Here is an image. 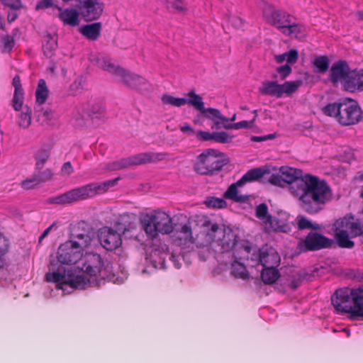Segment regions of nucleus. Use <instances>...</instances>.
<instances>
[{
	"instance_id": "obj_51",
	"label": "nucleus",
	"mask_w": 363,
	"mask_h": 363,
	"mask_svg": "<svg viewBox=\"0 0 363 363\" xmlns=\"http://www.w3.org/2000/svg\"><path fill=\"white\" fill-rule=\"evenodd\" d=\"M205 204L209 208H221L225 206L226 203L222 199L212 197L205 201Z\"/></svg>"
},
{
	"instance_id": "obj_12",
	"label": "nucleus",
	"mask_w": 363,
	"mask_h": 363,
	"mask_svg": "<svg viewBox=\"0 0 363 363\" xmlns=\"http://www.w3.org/2000/svg\"><path fill=\"white\" fill-rule=\"evenodd\" d=\"M303 84L301 80L287 81L283 84H278L276 81L267 80L262 82L259 90L264 95H269L277 98L291 96Z\"/></svg>"
},
{
	"instance_id": "obj_10",
	"label": "nucleus",
	"mask_w": 363,
	"mask_h": 363,
	"mask_svg": "<svg viewBox=\"0 0 363 363\" xmlns=\"http://www.w3.org/2000/svg\"><path fill=\"white\" fill-rule=\"evenodd\" d=\"M171 243L179 247L181 252L198 250L199 255L202 259L203 249L198 245L199 234L196 238L193 236L191 223L174 225V230L169 234Z\"/></svg>"
},
{
	"instance_id": "obj_22",
	"label": "nucleus",
	"mask_w": 363,
	"mask_h": 363,
	"mask_svg": "<svg viewBox=\"0 0 363 363\" xmlns=\"http://www.w3.org/2000/svg\"><path fill=\"white\" fill-rule=\"evenodd\" d=\"M352 70L350 68L347 62L344 61H337L331 67L330 69V80L333 82H341L343 83L345 89L346 88L347 82L350 79V73Z\"/></svg>"
},
{
	"instance_id": "obj_29",
	"label": "nucleus",
	"mask_w": 363,
	"mask_h": 363,
	"mask_svg": "<svg viewBox=\"0 0 363 363\" xmlns=\"http://www.w3.org/2000/svg\"><path fill=\"white\" fill-rule=\"evenodd\" d=\"M101 30V23H94L82 26L79 28V32L85 36L87 39L91 40H96L99 38Z\"/></svg>"
},
{
	"instance_id": "obj_44",
	"label": "nucleus",
	"mask_w": 363,
	"mask_h": 363,
	"mask_svg": "<svg viewBox=\"0 0 363 363\" xmlns=\"http://www.w3.org/2000/svg\"><path fill=\"white\" fill-rule=\"evenodd\" d=\"M169 8L178 13L188 11L187 0H167Z\"/></svg>"
},
{
	"instance_id": "obj_4",
	"label": "nucleus",
	"mask_w": 363,
	"mask_h": 363,
	"mask_svg": "<svg viewBox=\"0 0 363 363\" xmlns=\"http://www.w3.org/2000/svg\"><path fill=\"white\" fill-rule=\"evenodd\" d=\"M202 226L203 230L199 233L197 243L202 247L203 260L216 253L230 252L237 246L238 233L230 227L221 228L209 220H204Z\"/></svg>"
},
{
	"instance_id": "obj_26",
	"label": "nucleus",
	"mask_w": 363,
	"mask_h": 363,
	"mask_svg": "<svg viewBox=\"0 0 363 363\" xmlns=\"http://www.w3.org/2000/svg\"><path fill=\"white\" fill-rule=\"evenodd\" d=\"M201 114L213 122L211 127L213 129H220L223 128V123L228 122V118L222 115L220 111L216 108H205Z\"/></svg>"
},
{
	"instance_id": "obj_38",
	"label": "nucleus",
	"mask_w": 363,
	"mask_h": 363,
	"mask_svg": "<svg viewBox=\"0 0 363 363\" xmlns=\"http://www.w3.org/2000/svg\"><path fill=\"white\" fill-rule=\"evenodd\" d=\"M256 216L262 222L265 230L267 229L268 223L272 216L268 214V208L265 203H261L257 206Z\"/></svg>"
},
{
	"instance_id": "obj_57",
	"label": "nucleus",
	"mask_w": 363,
	"mask_h": 363,
	"mask_svg": "<svg viewBox=\"0 0 363 363\" xmlns=\"http://www.w3.org/2000/svg\"><path fill=\"white\" fill-rule=\"evenodd\" d=\"M3 3L9 6L13 9H19L21 8V0H1Z\"/></svg>"
},
{
	"instance_id": "obj_5",
	"label": "nucleus",
	"mask_w": 363,
	"mask_h": 363,
	"mask_svg": "<svg viewBox=\"0 0 363 363\" xmlns=\"http://www.w3.org/2000/svg\"><path fill=\"white\" fill-rule=\"evenodd\" d=\"M332 303L340 313L363 318V287L337 290L332 296Z\"/></svg>"
},
{
	"instance_id": "obj_14",
	"label": "nucleus",
	"mask_w": 363,
	"mask_h": 363,
	"mask_svg": "<svg viewBox=\"0 0 363 363\" xmlns=\"http://www.w3.org/2000/svg\"><path fill=\"white\" fill-rule=\"evenodd\" d=\"M166 153L163 152H144L128 158L122 159L113 162L108 166V170H118L126 168L131 165H140L148 162H155L165 159Z\"/></svg>"
},
{
	"instance_id": "obj_1",
	"label": "nucleus",
	"mask_w": 363,
	"mask_h": 363,
	"mask_svg": "<svg viewBox=\"0 0 363 363\" xmlns=\"http://www.w3.org/2000/svg\"><path fill=\"white\" fill-rule=\"evenodd\" d=\"M300 169L283 166L277 173L270 175L269 182L273 185L287 188L306 211L317 213L331 200V189L325 181L310 174L302 177Z\"/></svg>"
},
{
	"instance_id": "obj_58",
	"label": "nucleus",
	"mask_w": 363,
	"mask_h": 363,
	"mask_svg": "<svg viewBox=\"0 0 363 363\" xmlns=\"http://www.w3.org/2000/svg\"><path fill=\"white\" fill-rule=\"evenodd\" d=\"M170 260L174 263L176 268L179 269L182 266V261L183 260V255L181 254L175 255L172 254L169 257Z\"/></svg>"
},
{
	"instance_id": "obj_39",
	"label": "nucleus",
	"mask_w": 363,
	"mask_h": 363,
	"mask_svg": "<svg viewBox=\"0 0 363 363\" xmlns=\"http://www.w3.org/2000/svg\"><path fill=\"white\" fill-rule=\"evenodd\" d=\"M36 102L43 104L45 102L48 95V89L44 79H40L36 89Z\"/></svg>"
},
{
	"instance_id": "obj_9",
	"label": "nucleus",
	"mask_w": 363,
	"mask_h": 363,
	"mask_svg": "<svg viewBox=\"0 0 363 363\" xmlns=\"http://www.w3.org/2000/svg\"><path fill=\"white\" fill-rule=\"evenodd\" d=\"M142 229L150 238L159 234L169 235L174 230L171 216L164 211H155L145 215L140 220Z\"/></svg>"
},
{
	"instance_id": "obj_25",
	"label": "nucleus",
	"mask_w": 363,
	"mask_h": 363,
	"mask_svg": "<svg viewBox=\"0 0 363 363\" xmlns=\"http://www.w3.org/2000/svg\"><path fill=\"white\" fill-rule=\"evenodd\" d=\"M289 215L285 211L278 213L277 217H272L268 223L267 231H279L282 233H289L291 230V226L289 223Z\"/></svg>"
},
{
	"instance_id": "obj_13",
	"label": "nucleus",
	"mask_w": 363,
	"mask_h": 363,
	"mask_svg": "<svg viewBox=\"0 0 363 363\" xmlns=\"http://www.w3.org/2000/svg\"><path fill=\"white\" fill-rule=\"evenodd\" d=\"M96 194L95 187L93 183L72 189L63 194L50 198L49 203L68 204L79 200H84L94 196Z\"/></svg>"
},
{
	"instance_id": "obj_43",
	"label": "nucleus",
	"mask_w": 363,
	"mask_h": 363,
	"mask_svg": "<svg viewBox=\"0 0 363 363\" xmlns=\"http://www.w3.org/2000/svg\"><path fill=\"white\" fill-rule=\"evenodd\" d=\"M296 223L300 230L304 229H319L320 226L317 223H313L306 217L299 215L296 218Z\"/></svg>"
},
{
	"instance_id": "obj_37",
	"label": "nucleus",
	"mask_w": 363,
	"mask_h": 363,
	"mask_svg": "<svg viewBox=\"0 0 363 363\" xmlns=\"http://www.w3.org/2000/svg\"><path fill=\"white\" fill-rule=\"evenodd\" d=\"M50 157V148L40 147L35 155V165L38 169H41Z\"/></svg>"
},
{
	"instance_id": "obj_35",
	"label": "nucleus",
	"mask_w": 363,
	"mask_h": 363,
	"mask_svg": "<svg viewBox=\"0 0 363 363\" xmlns=\"http://www.w3.org/2000/svg\"><path fill=\"white\" fill-rule=\"evenodd\" d=\"M186 96L187 98H185L186 104H190L201 113L205 109L202 97L193 91H189Z\"/></svg>"
},
{
	"instance_id": "obj_59",
	"label": "nucleus",
	"mask_w": 363,
	"mask_h": 363,
	"mask_svg": "<svg viewBox=\"0 0 363 363\" xmlns=\"http://www.w3.org/2000/svg\"><path fill=\"white\" fill-rule=\"evenodd\" d=\"M229 22L233 26H234L236 28H241L244 25L242 19L238 16L230 17L229 19Z\"/></svg>"
},
{
	"instance_id": "obj_36",
	"label": "nucleus",
	"mask_w": 363,
	"mask_h": 363,
	"mask_svg": "<svg viewBox=\"0 0 363 363\" xmlns=\"http://www.w3.org/2000/svg\"><path fill=\"white\" fill-rule=\"evenodd\" d=\"M18 123L23 128H27L31 123V108L28 106H24L20 108Z\"/></svg>"
},
{
	"instance_id": "obj_6",
	"label": "nucleus",
	"mask_w": 363,
	"mask_h": 363,
	"mask_svg": "<svg viewBox=\"0 0 363 363\" xmlns=\"http://www.w3.org/2000/svg\"><path fill=\"white\" fill-rule=\"evenodd\" d=\"M324 113L335 117L343 125H352L362 119V111L357 102L347 98L339 103L330 104L323 109Z\"/></svg>"
},
{
	"instance_id": "obj_56",
	"label": "nucleus",
	"mask_w": 363,
	"mask_h": 363,
	"mask_svg": "<svg viewBox=\"0 0 363 363\" xmlns=\"http://www.w3.org/2000/svg\"><path fill=\"white\" fill-rule=\"evenodd\" d=\"M39 182V179L37 177H31L22 182V186L24 189H31Z\"/></svg>"
},
{
	"instance_id": "obj_45",
	"label": "nucleus",
	"mask_w": 363,
	"mask_h": 363,
	"mask_svg": "<svg viewBox=\"0 0 363 363\" xmlns=\"http://www.w3.org/2000/svg\"><path fill=\"white\" fill-rule=\"evenodd\" d=\"M162 103L176 107H181L186 104L185 98H177L169 94H164L161 99Z\"/></svg>"
},
{
	"instance_id": "obj_53",
	"label": "nucleus",
	"mask_w": 363,
	"mask_h": 363,
	"mask_svg": "<svg viewBox=\"0 0 363 363\" xmlns=\"http://www.w3.org/2000/svg\"><path fill=\"white\" fill-rule=\"evenodd\" d=\"M0 40L4 45V50L6 52H9L14 45L13 38L9 35L2 36Z\"/></svg>"
},
{
	"instance_id": "obj_17",
	"label": "nucleus",
	"mask_w": 363,
	"mask_h": 363,
	"mask_svg": "<svg viewBox=\"0 0 363 363\" xmlns=\"http://www.w3.org/2000/svg\"><path fill=\"white\" fill-rule=\"evenodd\" d=\"M331 243L328 238L317 233H310L298 242L297 247L300 252L313 251L328 247Z\"/></svg>"
},
{
	"instance_id": "obj_18",
	"label": "nucleus",
	"mask_w": 363,
	"mask_h": 363,
	"mask_svg": "<svg viewBox=\"0 0 363 363\" xmlns=\"http://www.w3.org/2000/svg\"><path fill=\"white\" fill-rule=\"evenodd\" d=\"M168 255V247L163 242L153 244L147 251L146 260L155 269H163Z\"/></svg>"
},
{
	"instance_id": "obj_64",
	"label": "nucleus",
	"mask_w": 363,
	"mask_h": 363,
	"mask_svg": "<svg viewBox=\"0 0 363 363\" xmlns=\"http://www.w3.org/2000/svg\"><path fill=\"white\" fill-rule=\"evenodd\" d=\"M274 138V135L270 134L265 136H252L251 140L253 142H263Z\"/></svg>"
},
{
	"instance_id": "obj_15",
	"label": "nucleus",
	"mask_w": 363,
	"mask_h": 363,
	"mask_svg": "<svg viewBox=\"0 0 363 363\" xmlns=\"http://www.w3.org/2000/svg\"><path fill=\"white\" fill-rule=\"evenodd\" d=\"M104 9L105 4L101 0H79V13L87 21L98 20Z\"/></svg>"
},
{
	"instance_id": "obj_40",
	"label": "nucleus",
	"mask_w": 363,
	"mask_h": 363,
	"mask_svg": "<svg viewBox=\"0 0 363 363\" xmlns=\"http://www.w3.org/2000/svg\"><path fill=\"white\" fill-rule=\"evenodd\" d=\"M254 113H255V116L254 118L252 121H242L240 122L235 123H223V128L227 130L230 129H242V128H252L254 125V122L255 121V118L257 117V111H255Z\"/></svg>"
},
{
	"instance_id": "obj_7",
	"label": "nucleus",
	"mask_w": 363,
	"mask_h": 363,
	"mask_svg": "<svg viewBox=\"0 0 363 363\" xmlns=\"http://www.w3.org/2000/svg\"><path fill=\"white\" fill-rule=\"evenodd\" d=\"M238 255L240 259H245L251 267H278L280 264V257L277 252L271 247L264 246L259 250L248 245L239 249Z\"/></svg>"
},
{
	"instance_id": "obj_30",
	"label": "nucleus",
	"mask_w": 363,
	"mask_h": 363,
	"mask_svg": "<svg viewBox=\"0 0 363 363\" xmlns=\"http://www.w3.org/2000/svg\"><path fill=\"white\" fill-rule=\"evenodd\" d=\"M238 184V181L236 183L232 184L225 191L224 196L226 199L235 201L245 202L247 201L248 196L242 194L238 189L239 187H242L245 184Z\"/></svg>"
},
{
	"instance_id": "obj_60",
	"label": "nucleus",
	"mask_w": 363,
	"mask_h": 363,
	"mask_svg": "<svg viewBox=\"0 0 363 363\" xmlns=\"http://www.w3.org/2000/svg\"><path fill=\"white\" fill-rule=\"evenodd\" d=\"M83 79L81 77L77 78L71 84L70 89L72 91L75 92L82 87Z\"/></svg>"
},
{
	"instance_id": "obj_49",
	"label": "nucleus",
	"mask_w": 363,
	"mask_h": 363,
	"mask_svg": "<svg viewBox=\"0 0 363 363\" xmlns=\"http://www.w3.org/2000/svg\"><path fill=\"white\" fill-rule=\"evenodd\" d=\"M9 248V240L0 233V268L3 266L2 257L7 253Z\"/></svg>"
},
{
	"instance_id": "obj_42",
	"label": "nucleus",
	"mask_w": 363,
	"mask_h": 363,
	"mask_svg": "<svg viewBox=\"0 0 363 363\" xmlns=\"http://www.w3.org/2000/svg\"><path fill=\"white\" fill-rule=\"evenodd\" d=\"M231 273L235 277L246 279L247 271L244 264L235 260L231 264Z\"/></svg>"
},
{
	"instance_id": "obj_54",
	"label": "nucleus",
	"mask_w": 363,
	"mask_h": 363,
	"mask_svg": "<svg viewBox=\"0 0 363 363\" xmlns=\"http://www.w3.org/2000/svg\"><path fill=\"white\" fill-rule=\"evenodd\" d=\"M196 137L203 141L214 140V133L198 130L196 132Z\"/></svg>"
},
{
	"instance_id": "obj_19",
	"label": "nucleus",
	"mask_w": 363,
	"mask_h": 363,
	"mask_svg": "<svg viewBox=\"0 0 363 363\" xmlns=\"http://www.w3.org/2000/svg\"><path fill=\"white\" fill-rule=\"evenodd\" d=\"M89 60L103 70L113 74L117 79L123 74L121 67L115 63L109 57L100 53H91Z\"/></svg>"
},
{
	"instance_id": "obj_47",
	"label": "nucleus",
	"mask_w": 363,
	"mask_h": 363,
	"mask_svg": "<svg viewBox=\"0 0 363 363\" xmlns=\"http://www.w3.org/2000/svg\"><path fill=\"white\" fill-rule=\"evenodd\" d=\"M313 65L316 69V72L324 73L329 67V60L326 56H319L315 58Z\"/></svg>"
},
{
	"instance_id": "obj_63",
	"label": "nucleus",
	"mask_w": 363,
	"mask_h": 363,
	"mask_svg": "<svg viewBox=\"0 0 363 363\" xmlns=\"http://www.w3.org/2000/svg\"><path fill=\"white\" fill-rule=\"evenodd\" d=\"M301 279H302L301 274L297 272L296 274V277L291 281V283L289 284V286L292 289H296L299 286Z\"/></svg>"
},
{
	"instance_id": "obj_55",
	"label": "nucleus",
	"mask_w": 363,
	"mask_h": 363,
	"mask_svg": "<svg viewBox=\"0 0 363 363\" xmlns=\"http://www.w3.org/2000/svg\"><path fill=\"white\" fill-rule=\"evenodd\" d=\"M277 72L280 75V78L281 79H284L291 74V67L289 65H285L279 67L277 69Z\"/></svg>"
},
{
	"instance_id": "obj_41",
	"label": "nucleus",
	"mask_w": 363,
	"mask_h": 363,
	"mask_svg": "<svg viewBox=\"0 0 363 363\" xmlns=\"http://www.w3.org/2000/svg\"><path fill=\"white\" fill-rule=\"evenodd\" d=\"M274 59L277 63H283L286 61L289 64L295 63L298 59V52L296 50H291L288 52L274 56Z\"/></svg>"
},
{
	"instance_id": "obj_62",
	"label": "nucleus",
	"mask_w": 363,
	"mask_h": 363,
	"mask_svg": "<svg viewBox=\"0 0 363 363\" xmlns=\"http://www.w3.org/2000/svg\"><path fill=\"white\" fill-rule=\"evenodd\" d=\"M180 130L184 133L189 135H193L196 134L194 130L189 124H184L182 125H180L179 127Z\"/></svg>"
},
{
	"instance_id": "obj_21",
	"label": "nucleus",
	"mask_w": 363,
	"mask_h": 363,
	"mask_svg": "<svg viewBox=\"0 0 363 363\" xmlns=\"http://www.w3.org/2000/svg\"><path fill=\"white\" fill-rule=\"evenodd\" d=\"M69 240L82 254L91 252L98 246V238L94 231L77 234Z\"/></svg>"
},
{
	"instance_id": "obj_3",
	"label": "nucleus",
	"mask_w": 363,
	"mask_h": 363,
	"mask_svg": "<svg viewBox=\"0 0 363 363\" xmlns=\"http://www.w3.org/2000/svg\"><path fill=\"white\" fill-rule=\"evenodd\" d=\"M84 255L70 240L60 245L56 255L50 257L46 280L57 283L58 289L69 293L68 288L73 281L74 269H66L63 265H79Z\"/></svg>"
},
{
	"instance_id": "obj_50",
	"label": "nucleus",
	"mask_w": 363,
	"mask_h": 363,
	"mask_svg": "<svg viewBox=\"0 0 363 363\" xmlns=\"http://www.w3.org/2000/svg\"><path fill=\"white\" fill-rule=\"evenodd\" d=\"M23 105V91H14L13 98V107L16 111L20 110Z\"/></svg>"
},
{
	"instance_id": "obj_23",
	"label": "nucleus",
	"mask_w": 363,
	"mask_h": 363,
	"mask_svg": "<svg viewBox=\"0 0 363 363\" xmlns=\"http://www.w3.org/2000/svg\"><path fill=\"white\" fill-rule=\"evenodd\" d=\"M118 80L128 87L140 91L148 89L149 87V84L145 78L124 69H123V74L119 75Z\"/></svg>"
},
{
	"instance_id": "obj_2",
	"label": "nucleus",
	"mask_w": 363,
	"mask_h": 363,
	"mask_svg": "<svg viewBox=\"0 0 363 363\" xmlns=\"http://www.w3.org/2000/svg\"><path fill=\"white\" fill-rule=\"evenodd\" d=\"M81 261L82 264L74 269V276L69 286L70 289H83L99 286L106 279L114 284H121L125 279V277H116V275H112L108 265H105L101 255L97 253L86 252Z\"/></svg>"
},
{
	"instance_id": "obj_34",
	"label": "nucleus",
	"mask_w": 363,
	"mask_h": 363,
	"mask_svg": "<svg viewBox=\"0 0 363 363\" xmlns=\"http://www.w3.org/2000/svg\"><path fill=\"white\" fill-rule=\"evenodd\" d=\"M57 47V38L55 35L48 34L45 36L43 45V50L45 55L50 57L53 55Z\"/></svg>"
},
{
	"instance_id": "obj_8",
	"label": "nucleus",
	"mask_w": 363,
	"mask_h": 363,
	"mask_svg": "<svg viewBox=\"0 0 363 363\" xmlns=\"http://www.w3.org/2000/svg\"><path fill=\"white\" fill-rule=\"evenodd\" d=\"M332 230L338 245L342 247L351 248L354 242L351 238L363 233V220L353 216H345L337 219L333 225Z\"/></svg>"
},
{
	"instance_id": "obj_16",
	"label": "nucleus",
	"mask_w": 363,
	"mask_h": 363,
	"mask_svg": "<svg viewBox=\"0 0 363 363\" xmlns=\"http://www.w3.org/2000/svg\"><path fill=\"white\" fill-rule=\"evenodd\" d=\"M262 10L266 21L281 32L284 30V26L289 25L292 20L291 15L284 11L276 10L269 4H265Z\"/></svg>"
},
{
	"instance_id": "obj_27",
	"label": "nucleus",
	"mask_w": 363,
	"mask_h": 363,
	"mask_svg": "<svg viewBox=\"0 0 363 363\" xmlns=\"http://www.w3.org/2000/svg\"><path fill=\"white\" fill-rule=\"evenodd\" d=\"M345 89L351 92L363 90V70H352L350 79L347 82Z\"/></svg>"
},
{
	"instance_id": "obj_24",
	"label": "nucleus",
	"mask_w": 363,
	"mask_h": 363,
	"mask_svg": "<svg viewBox=\"0 0 363 363\" xmlns=\"http://www.w3.org/2000/svg\"><path fill=\"white\" fill-rule=\"evenodd\" d=\"M103 110L101 107L97 106L94 108L91 112L86 111V108L84 105L77 106L72 113V120L74 123L77 126H82L85 124L91 117H98L97 114H101Z\"/></svg>"
},
{
	"instance_id": "obj_20",
	"label": "nucleus",
	"mask_w": 363,
	"mask_h": 363,
	"mask_svg": "<svg viewBox=\"0 0 363 363\" xmlns=\"http://www.w3.org/2000/svg\"><path fill=\"white\" fill-rule=\"evenodd\" d=\"M98 242L106 250L112 251L121 245V235L117 231L105 227L99 230Z\"/></svg>"
},
{
	"instance_id": "obj_61",
	"label": "nucleus",
	"mask_w": 363,
	"mask_h": 363,
	"mask_svg": "<svg viewBox=\"0 0 363 363\" xmlns=\"http://www.w3.org/2000/svg\"><path fill=\"white\" fill-rule=\"evenodd\" d=\"M62 173L69 175L73 172V167L69 162H65L62 167Z\"/></svg>"
},
{
	"instance_id": "obj_11",
	"label": "nucleus",
	"mask_w": 363,
	"mask_h": 363,
	"mask_svg": "<svg viewBox=\"0 0 363 363\" xmlns=\"http://www.w3.org/2000/svg\"><path fill=\"white\" fill-rule=\"evenodd\" d=\"M224 155L214 149H207L200 154L196 159L194 168L201 174H212L219 170L225 164Z\"/></svg>"
},
{
	"instance_id": "obj_28",
	"label": "nucleus",
	"mask_w": 363,
	"mask_h": 363,
	"mask_svg": "<svg viewBox=\"0 0 363 363\" xmlns=\"http://www.w3.org/2000/svg\"><path fill=\"white\" fill-rule=\"evenodd\" d=\"M281 33L291 38L302 39L306 36V29L303 25L295 23L291 20L289 25L284 26Z\"/></svg>"
},
{
	"instance_id": "obj_52",
	"label": "nucleus",
	"mask_w": 363,
	"mask_h": 363,
	"mask_svg": "<svg viewBox=\"0 0 363 363\" xmlns=\"http://www.w3.org/2000/svg\"><path fill=\"white\" fill-rule=\"evenodd\" d=\"M233 136L229 135L226 132H215L214 133V141L220 143H228L232 141Z\"/></svg>"
},
{
	"instance_id": "obj_32",
	"label": "nucleus",
	"mask_w": 363,
	"mask_h": 363,
	"mask_svg": "<svg viewBox=\"0 0 363 363\" xmlns=\"http://www.w3.org/2000/svg\"><path fill=\"white\" fill-rule=\"evenodd\" d=\"M267 173H268V170L264 167L252 169L245 173L242 177L238 180V184L256 181L262 177Z\"/></svg>"
},
{
	"instance_id": "obj_33",
	"label": "nucleus",
	"mask_w": 363,
	"mask_h": 363,
	"mask_svg": "<svg viewBox=\"0 0 363 363\" xmlns=\"http://www.w3.org/2000/svg\"><path fill=\"white\" fill-rule=\"evenodd\" d=\"M277 267H270L262 268L261 277L264 283L271 284L279 279L280 274Z\"/></svg>"
},
{
	"instance_id": "obj_31",
	"label": "nucleus",
	"mask_w": 363,
	"mask_h": 363,
	"mask_svg": "<svg viewBox=\"0 0 363 363\" xmlns=\"http://www.w3.org/2000/svg\"><path fill=\"white\" fill-rule=\"evenodd\" d=\"M60 18L65 23L72 26L79 25V11H77L75 9H65L60 10Z\"/></svg>"
},
{
	"instance_id": "obj_46",
	"label": "nucleus",
	"mask_w": 363,
	"mask_h": 363,
	"mask_svg": "<svg viewBox=\"0 0 363 363\" xmlns=\"http://www.w3.org/2000/svg\"><path fill=\"white\" fill-rule=\"evenodd\" d=\"M118 180L119 177L107 180L101 183H93V185L95 187L96 194L105 192L110 187L114 186Z\"/></svg>"
},
{
	"instance_id": "obj_48",
	"label": "nucleus",
	"mask_w": 363,
	"mask_h": 363,
	"mask_svg": "<svg viewBox=\"0 0 363 363\" xmlns=\"http://www.w3.org/2000/svg\"><path fill=\"white\" fill-rule=\"evenodd\" d=\"M38 117L43 123H48L55 119V114L51 109L45 108L38 113Z\"/></svg>"
}]
</instances>
